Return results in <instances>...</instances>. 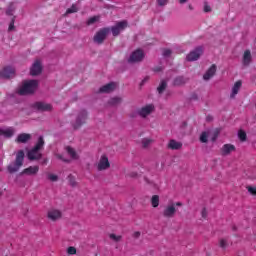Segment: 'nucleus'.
Segmentation results:
<instances>
[{
  "mask_svg": "<svg viewBox=\"0 0 256 256\" xmlns=\"http://www.w3.org/2000/svg\"><path fill=\"white\" fill-rule=\"evenodd\" d=\"M175 207H182L183 206V203L181 202H177V203H174Z\"/></svg>",
  "mask_w": 256,
  "mask_h": 256,
  "instance_id": "45",
  "label": "nucleus"
},
{
  "mask_svg": "<svg viewBox=\"0 0 256 256\" xmlns=\"http://www.w3.org/2000/svg\"><path fill=\"white\" fill-rule=\"evenodd\" d=\"M215 73H217V66L213 64L203 75L204 81H209V79H211V77H213Z\"/></svg>",
  "mask_w": 256,
  "mask_h": 256,
  "instance_id": "18",
  "label": "nucleus"
},
{
  "mask_svg": "<svg viewBox=\"0 0 256 256\" xmlns=\"http://www.w3.org/2000/svg\"><path fill=\"white\" fill-rule=\"evenodd\" d=\"M98 171H107L111 167V163L109 162V157L103 154L100 156L97 164H96Z\"/></svg>",
  "mask_w": 256,
  "mask_h": 256,
  "instance_id": "5",
  "label": "nucleus"
},
{
  "mask_svg": "<svg viewBox=\"0 0 256 256\" xmlns=\"http://www.w3.org/2000/svg\"><path fill=\"white\" fill-rule=\"evenodd\" d=\"M29 139H31V134H20L17 137V142L18 143H27V141H29Z\"/></svg>",
  "mask_w": 256,
  "mask_h": 256,
  "instance_id": "24",
  "label": "nucleus"
},
{
  "mask_svg": "<svg viewBox=\"0 0 256 256\" xmlns=\"http://www.w3.org/2000/svg\"><path fill=\"white\" fill-rule=\"evenodd\" d=\"M243 63H244V65H249V63H251V51L246 50L244 52Z\"/></svg>",
  "mask_w": 256,
  "mask_h": 256,
  "instance_id": "25",
  "label": "nucleus"
},
{
  "mask_svg": "<svg viewBox=\"0 0 256 256\" xmlns=\"http://www.w3.org/2000/svg\"><path fill=\"white\" fill-rule=\"evenodd\" d=\"M176 213H177V208L175 207V203L170 202L164 207L162 211V216L165 217V219H173Z\"/></svg>",
  "mask_w": 256,
  "mask_h": 256,
  "instance_id": "4",
  "label": "nucleus"
},
{
  "mask_svg": "<svg viewBox=\"0 0 256 256\" xmlns=\"http://www.w3.org/2000/svg\"><path fill=\"white\" fill-rule=\"evenodd\" d=\"M246 189L250 195L256 196V186H247Z\"/></svg>",
  "mask_w": 256,
  "mask_h": 256,
  "instance_id": "34",
  "label": "nucleus"
},
{
  "mask_svg": "<svg viewBox=\"0 0 256 256\" xmlns=\"http://www.w3.org/2000/svg\"><path fill=\"white\" fill-rule=\"evenodd\" d=\"M34 108L37 109V111H51L53 109V106L45 102H36L34 104Z\"/></svg>",
  "mask_w": 256,
  "mask_h": 256,
  "instance_id": "16",
  "label": "nucleus"
},
{
  "mask_svg": "<svg viewBox=\"0 0 256 256\" xmlns=\"http://www.w3.org/2000/svg\"><path fill=\"white\" fill-rule=\"evenodd\" d=\"M99 21V16H93L88 19L87 25H93V23H97Z\"/></svg>",
  "mask_w": 256,
  "mask_h": 256,
  "instance_id": "33",
  "label": "nucleus"
},
{
  "mask_svg": "<svg viewBox=\"0 0 256 256\" xmlns=\"http://www.w3.org/2000/svg\"><path fill=\"white\" fill-rule=\"evenodd\" d=\"M204 11H205V13H209L211 11V6H209L208 4H205Z\"/></svg>",
  "mask_w": 256,
  "mask_h": 256,
  "instance_id": "43",
  "label": "nucleus"
},
{
  "mask_svg": "<svg viewBox=\"0 0 256 256\" xmlns=\"http://www.w3.org/2000/svg\"><path fill=\"white\" fill-rule=\"evenodd\" d=\"M156 71H161V68L157 69Z\"/></svg>",
  "mask_w": 256,
  "mask_h": 256,
  "instance_id": "51",
  "label": "nucleus"
},
{
  "mask_svg": "<svg viewBox=\"0 0 256 256\" xmlns=\"http://www.w3.org/2000/svg\"><path fill=\"white\" fill-rule=\"evenodd\" d=\"M14 29H15V20H12L11 23H10V25H9L8 30H9V31H13Z\"/></svg>",
  "mask_w": 256,
  "mask_h": 256,
  "instance_id": "41",
  "label": "nucleus"
},
{
  "mask_svg": "<svg viewBox=\"0 0 256 256\" xmlns=\"http://www.w3.org/2000/svg\"><path fill=\"white\" fill-rule=\"evenodd\" d=\"M109 237H110V239H112V241H115L116 243L121 241V236H117L115 234H110Z\"/></svg>",
  "mask_w": 256,
  "mask_h": 256,
  "instance_id": "37",
  "label": "nucleus"
},
{
  "mask_svg": "<svg viewBox=\"0 0 256 256\" xmlns=\"http://www.w3.org/2000/svg\"><path fill=\"white\" fill-rule=\"evenodd\" d=\"M157 3L160 5V7H163L169 3V0H157Z\"/></svg>",
  "mask_w": 256,
  "mask_h": 256,
  "instance_id": "40",
  "label": "nucleus"
},
{
  "mask_svg": "<svg viewBox=\"0 0 256 256\" xmlns=\"http://www.w3.org/2000/svg\"><path fill=\"white\" fill-rule=\"evenodd\" d=\"M77 11H79V8L77 7V5L73 4L70 8L66 10V13L67 15H69L71 13H77Z\"/></svg>",
  "mask_w": 256,
  "mask_h": 256,
  "instance_id": "29",
  "label": "nucleus"
},
{
  "mask_svg": "<svg viewBox=\"0 0 256 256\" xmlns=\"http://www.w3.org/2000/svg\"><path fill=\"white\" fill-rule=\"evenodd\" d=\"M66 151L68 155L71 157V159H74V161H77V159H79V154H77L75 149L71 148L70 146H67Z\"/></svg>",
  "mask_w": 256,
  "mask_h": 256,
  "instance_id": "23",
  "label": "nucleus"
},
{
  "mask_svg": "<svg viewBox=\"0 0 256 256\" xmlns=\"http://www.w3.org/2000/svg\"><path fill=\"white\" fill-rule=\"evenodd\" d=\"M70 185H72V187H75V185H77V183H75L74 180H70Z\"/></svg>",
  "mask_w": 256,
  "mask_h": 256,
  "instance_id": "46",
  "label": "nucleus"
},
{
  "mask_svg": "<svg viewBox=\"0 0 256 256\" xmlns=\"http://www.w3.org/2000/svg\"><path fill=\"white\" fill-rule=\"evenodd\" d=\"M49 181H58L59 177L56 174H48Z\"/></svg>",
  "mask_w": 256,
  "mask_h": 256,
  "instance_id": "38",
  "label": "nucleus"
},
{
  "mask_svg": "<svg viewBox=\"0 0 256 256\" xmlns=\"http://www.w3.org/2000/svg\"><path fill=\"white\" fill-rule=\"evenodd\" d=\"M167 147L169 149H171L172 151H179V149H181V147H183V143H181L175 139H171V140H169Z\"/></svg>",
  "mask_w": 256,
  "mask_h": 256,
  "instance_id": "17",
  "label": "nucleus"
},
{
  "mask_svg": "<svg viewBox=\"0 0 256 256\" xmlns=\"http://www.w3.org/2000/svg\"><path fill=\"white\" fill-rule=\"evenodd\" d=\"M60 159H63V158H61V156H58Z\"/></svg>",
  "mask_w": 256,
  "mask_h": 256,
  "instance_id": "52",
  "label": "nucleus"
},
{
  "mask_svg": "<svg viewBox=\"0 0 256 256\" xmlns=\"http://www.w3.org/2000/svg\"><path fill=\"white\" fill-rule=\"evenodd\" d=\"M238 137L240 139V141H247V133H245V131L240 130L238 132Z\"/></svg>",
  "mask_w": 256,
  "mask_h": 256,
  "instance_id": "31",
  "label": "nucleus"
},
{
  "mask_svg": "<svg viewBox=\"0 0 256 256\" xmlns=\"http://www.w3.org/2000/svg\"><path fill=\"white\" fill-rule=\"evenodd\" d=\"M151 143H153V140H152V139H149V138H144V139H142V146H143L144 148L149 147V145H151Z\"/></svg>",
  "mask_w": 256,
  "mask_h": 256,
  "instance_id": "32",
  "label": "nucleus"
},
{
  "mask_svg": "<svg viewBox=\"0 0 256 256\" xmlns=\"http://www.w3.org/2000/svg\"><path fill=\"white\" fill-rule=\"evenodd\" d=\"M233 151H235V146L233 144H225L221 149L222 155H230Z\"/></svg>",
  "mask_w": 256,
  "mask_h": 256,
  "instance_id": "20",
  "label": "nucleus"
},
{
  "mask_svg": "<svg viewBox=\"0 0 256 256\" xmlns=\"http://www.w3.org/2000/svg\"><path fill=\"white\" fill-rule=\"evenodd\" d=\"M242 86H243V82L241 80H238L234 83L232 87V92L230 94L231 99H235L239 91H241Z\"/></svg>",
  "mask_w": 256,
  "mask_h": 256,
  "instance_id": "15",
  "label": "nucleus"
},
{
  "mask_svg": "<svg viewBox=\"0 0 256 256\" xmlns=\"http://www.w3.org/2000/svg\"><path fill=\"white\" fill-rule=\"evenodd\" d=\"M115 89H117V83L111 82L102 86L99 89V93H112V91H115Z\"/></svg>",
  "mask_w": 256,
  "mask_h": 256,
  "instance_id": "14",
  "label": "nucleus"
},
{
  "mask_svg": "<svg viewBox=\"0 0 256 256\" xmlns=\"http://www.w3.org/2000/svg\"><path fill=\"white\" fill-rule=\"evenodd\" d=\"M63 217V212L59 209L52 208L47 212V218L49 221H59Z\"/></svg>",
  "mask_w": 256,
  "mask_h": 256,
  "instance_id": "8",
  "label": "nucleus"
},
{
  "mask_svg": "<svg viewBox=\"0 0 256 256\" xmlns=\"http://www.w3.org/2000/svg\"><path fill=\"white\" fill-rule=\"evenodd\" d=\"M151 205L154 208L159 207V195H153L151 198Z\"/></svg>",
  "mask_w": 256,
  "mask_h": 256,
  "instance_id": "26",
  "label": "nucleus"
},
{
  "mask_svg": "<svg viewBox=\"0 0 256 256\" xmlns=\"http://www.w3.org/2000/svg\"><path fill=\"white\" fill-rule=\"evenodd\" d=\"M201 215L205 219L207 217V209L203 208L201 211Z\"/></svg>",
  "mask_w": 256,
  "mask_h": 256,
  "instance_id": "44",
  "label": "nucleus"
},
{
  "mask_svg": "<svg viewBox=\"0 0 256 256\" xmlns=\"http://www.w3.org/2000/svg\"><path fill=\"white\" fill-rule=\"evenodd\" d=\"M219 135V131L215 132V137L213 138V141H215V139H217V136Z\"/></svg>",
  "mask_w": 256,
  "mask_h": 256,
  "instance_id": "47",
  "label": "nucleus"
},
{
  "mask_svg": "<svg viewBox=\"0 0 256 256\" xmlns=\"http://www.w3.org/2000/svg\"><path fill=\"white\" fill-rule=\"evenodd\" d=\"M153 111H155V106H153V104H149V105L142 107L138 111V115H140V117H147L148 115H151V113H153Z\"/></svg>",
  "mask_w": 256,
  "mask_h": 256,
  "instance_id": "11",
  "label": "nucleus"
},
{
  "mask_svg": "<svg viewBox=\"0 0 256 256\" xmlns=\"http://www.w3.org/2000/svg\"><path fill=\"white\" fill-rule=\"evenodd\" d=\"M7 15H13V13L11 12V10H7Z\"/></svg>",
  "mask_w": 256,
  "mask_h": 256,
  "instance_id": "50",
  "label": "nucleus"
},
{
  "mask_svg": "<svg viewBox=\"0 0 256 256\" xmlns=\"http://www.w3.org/2000/svg\"><path fill=\"white\" fill-rule=\"evenodd\" d=\"M228 243H227V239L222 238L219 241V246L222 247V249H225V247H227Z\"/></svg>",
  "mask_w": 256,
  "mask_h": 256,
  "instance_id": "36",
  "label": "nucleus"
},
{
  "mask_svg": "<svg viewBox=\"0 0 256 256\" xmlns=\"http://www.w3.org/2000/svg\"><path fill=\"white\" fill-rule=\"evenodd\" d=\"M179 3H181V4L187 3V0H179Z\"/></svg>",
  "mask_w": 256,
  "mask_h": 256,
  "instance_id": "49",
  "label": "nucleus"
},
{
  "mask_svg": "<svg viewBox=\"0 0 256 256\" xmlns=\"http://www.w3.org/2000/svg\"><path fill=\"white\" fill-rule=\"evenodd\" d=\"M107 33H109V28H104L96 33L94 36V42L101 45L103 41H105V37H107Z\"/></svg>",
  "mask_w": 256,
  "mask_h": 256,
  "instance_id": "10",
  "label": "nucleus"
},
{
  "mask_svg": "<svg viewBox=\"0 0 256 256\" xmlns=\"http://www.w3.org/2000/svg\"><path fill=\"white\" fill-rule=\"evenodd\" d=\"M85 119H87V112L82 111L74 124V129H79V127L85 123Z\"/></svg>",
  "mask_w": 256,
  "mask_h": 256,
  "instance_id": "19",
  "label": "nucleus"
},
{
  "mask_svg": "<svg viewBox=\"0 0 256 256\" xmlns=\"http://www.w3.org/2000/svg\"><path fill=\"white\" fill-rule=\"evenodd\" d=\"M126 27H128V23L126 20L116 23L115 26L111 27L112 35L114 37L119 36Z\"/></svg>",
  "mask_w": 256,
  "mask_h": 256,
  "instance_id": "6",
  "label": "nucleus"
},
{
  "mask_svg": "<svg viewBox=\"0 0 256 256\" xmlns=\"http://www.w3.org/2000/svg\"><path fill=\"white\" fill-rule=\"evenodd\" d=\"M1 77L4 79H11V77H15V68L11 66L4 68L1 72Z\"/></svg>",
  "mask_w": 256,
  "mask_h": 256,
  "instance_id": "13",
  "label": "nucleus"
},
{
  "mask_svg": "<svg viewBox=\"0 0 256 256\" xmlns=\"http://www.w3.org/2000/svg\"><path fill=\"white\" fill-rule=\"evenodd\" d=\"M39 82L37 80H28L25 81L22 86L18 89V95H31L37 91Z\"/></svg>",
  "mask_w": 256,
  "mask_h": 256,
  "instance_id": "1",
  "label": "nucleus"
},
{
  "mask_svg": "<svg viewBox=\"0 0 256 256\" xmlns=\"http://www.w3.org/2000/svg\"><path fill=\"white\" fill-rule=\"evenodd\" d=\"M43 145H45V141L42 136H40L34 148L28 152V159H30V161H38V159H41L42 154L39 151L43 149Z\"/></svg>",
  "mask_w": 256,
  "mask_h": 256,
  "instance_id": "2",
  "label": "nucleus"
},
{
  "mask_svg": "<svg viewBox=\"0 0 256 256\" xmlns=\"http://www.w3.org/2000/svg\"><path fill=\"white\" fill-rule=\"evenodd\" d=\"M144 58H145V53L143 52V50L138 49L131 54L128 61L129 63H139L140 61H143Z\"/></svg>",
  "mask_w": 256,
  "mask_h": 256,
  "instance_id": "7",
  "label": "nucleus"
},
{
  "mask_svg": "<svg viewBox=\"0 0 256 256\" xmlns=\"http://www.w3.org/2000/svg\"><path fill=\"white\" fill-rule=\"evenodd\" d=\"M207 139H209V132H202L200 136L201 143H207Z\"/></svg>",
  "mask_w": 256,
  "mask_h": 256,
  "instance_id": "30",
  "label": "nucleus"
},
{
  "mask_svg": "<svg viewBox=\"0 0 256 256\" xmlns=\"http://www.w3.org/2000/svg\"><path fill=\"white\" fill-rule=\"evenodd\" d=\"M169 55H171V51H170L169 49H165V50L163 51V56H164V57H169Z\"/></svg>",
  "mask_w": 256,
  "mask_h": 256,
  "instance_id": "42",
  "label": "nucleus"
},
{
  "mask_svg": "<svg viewBox=\"0 0 256 256\" xmlns=\"http://www.w3.org/2000/svg\"><path fill=\"white\" fill-rule=\"evenodd\" d=\"M167 88V82L165 80L161 81L160 85L157 88L158 93H163Z\"/></svg>",
  "mask_w": 256,
  "mask_h": 256,
  "instance_id": "28",
  "label": "nucleus"
},
{
  "mask_svg": "<svg viewBox=\"0 0 256 256\" xmlns=\"http://www.w3.org/2000/svg\"><path fill=\"white\" fill-rule=\"evenodd\" d=\"M67 253H68V255H76L77 254V249L73 246H70L67 249Z\"/></svg>",
  "mask_w": 256,
  "mask_h": 256,
  "instance_id": "35",
  "label": "nucleus"
},
{
  "mask_svg": "<svg viewBox=\"0 0 256 256\" xmlns=\"http://www.w3.org/2000/svg\"><path fill=\"white\" fill-rule=\"evenodd\" d=\"M15 133V130L13 128H6V129H0V136L3 135L4 137H13V134Z\"/></svg>",
  "mask_w": 256,
  "mask_h": 256,
  "instance_id": "22",
  "label": "nucleus"
},
{
  "mask_svg": "<svg viewBox=\"0 0 256 256\" xmlns=\"http://www.w3.org/2000/svg\"><path fill=\"white\" fill-rule=\"evenodd\" d=\"M24 159H25V152H23V150L18 151V153L16 154L15 162L11 163L8 166L9 173H17V171L21 169V167H23Z\"/></svg>",
  "mask_w": 256,
  "mask_h": 256,
  "instance_id": "3",
  "label": "nucleus"
},
{
  "mask_svg": "<svg viewBox=\"0 0 256 256\" xmlns=\"http://www.w3.org/2000/svg\"><path fill=\"white\" fill-rule=\"evenodd\" d=\"M25 175H37L39 173V166H30L23 170Z\"/></svg>",
  "mask_w": 256,
  "mask_h": 256,
  "instance_id": "21",
  "label": "nucleus"
},
{
  "mask_svg": "<svg viewBox=\"0 0 256 256\" xmlns=\"http://www.w3.org/2000/svg\"><path fill=\"white\" fill-rule=\"evenodd\" d=\"M43 71V66L41 65V61L40 60H36L31 69H30V74L32 76H35V75H40V73Z\"/></svg>",
  "mask_w": 256,
  "mask_h": 256,
  "instance_id": "12",
  "label": "nucleus"
},
{
  "mask_svg": "<svg viewBox=\"0 0 256 256\" xmlns=\"http://www.w3.org/2000/svg\"><path fill=\"white\" fill-rule=\"evenodd\" d=\"M110 103L111 105H117V103H121V98H112Z\"/></svg>",
  "mask_w": 256,
  "mask_h": 256,
  "instance_id": "39",
  "label": "nucleus"
},
{
  "mask_svg": "<svg viewBox=\"0 0 256 256\" xmlns=\"http://www.w3.org/2000/svg\"><path fill=\"white\" fill-rule=\"evenodd\" d=\"M140 235H141V232H135V233H134V236H135V237H139Z\"/></svg>",
  "mask_w": 256,
  "mask_h": 256,
  "instance_id": "48",
  "label": "nucleus"
},
{
  "mask_svg": "<svg viewBox=\"0 0 256 256\" xmlns=\"http://www.w3.org/2000/svg\"><path fill=\"white\" fill-rule=\"evenodd\" d=\"M201 55H203V47L199 46L187 55L186 60L197 61Z\"/></svg>",
  "mask_w": 256,
  "mask_h": 256,
  "instance_id": "9",
  "label": "nucleus"
},
{
  "mask_svg": "<svg viewBox=\"0 0 256 256\" xmlns=\"http://www.w3.org/2000/svg\"><path fill=\"white\" fill-rule=\"evenodd\" d=\"M187 82V80H185V78L183 77H177L175 80H174V85H185V83Z\"/></svg>",
  "mask_w": 256,
  "mask_h": 256,
  "instance_id": "27",
  "label": "nucleus"
}]
</instances>
